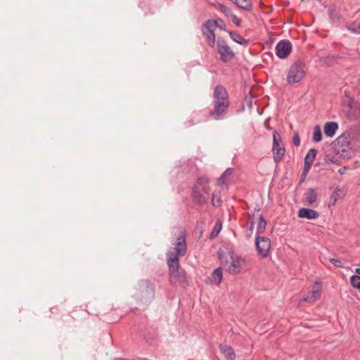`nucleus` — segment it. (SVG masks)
<instances>
[{
    "mask_svg": "<svg viewBox=\"0 0 360 360\" xmlns=\"http://www.w3.org/2000/svg\"><path fill=\"white\" fill-rule=\"evenodd\" d=\"M174 247L170 248L167 254V264L169 271V281L172 284L179 283L183 287L188 285L186 272L180 269V257H184L187 253V245L185 236L181 233L173 243Z\"/></svg>",
    "mask_w": 360,
    "mask_h": 360,
    "instance_id": "1",
    "label": "nucleus"
},
{
    "mask_svg": "<svg viewBox=\"0 0 360 360\" xmlns=\"http://www.w3.org/2000/svg\"><path fill=\"white\" fill-rule=\"evenodd\" d=\"M219 257L222 264L226 267L227 272L231 275H238L247 265L246 259L231 250H221Z\"/></svg>",
    "mask_w": 360,
    "mask_h": 360,
    "instance_id": "2",
    "label": "nucleus"
},
{
    "mask_svg": "<svg viewBox=\"0 0 360 360\" xmlns=\"http://www.w3.org/2000/svg\"><path fill=\"white\" fill-rule=\"evenodd\" d=\"M214 108L210 111V115L216 120L223 119L229 105V101L226 89L221 85H217L213 94Z\"/></svg>",
    "mask_w": 360,
    "mask_h": 360,
    "instance_id": "3",
    "label": "nucleus"
},
{
    "mask_svg": "<svg viewBox=\"0 0 360 360\" xmlns=\"http://www.w3.org/2000/svg\"><path fill=\"white\" fill-rule=\"evenodd\" d=\"M209 191L208 178L204 176L199 177L196 181L192 192L193 200L199 205L207 203Z\"/></svg>",
    "mask_w": 360,
    "mask_h": 360,
    "instance_id": "4",
    "label": "nucleus"
},
{
    "mask_svg": "<svg viewBox=\"0 0 360 360\" xmlns=\"http://www.w3.org/2000/svg\"><path fill=\"white\" fill-rule=\"evenodd\" d=\"M305 75V65L303 62L297 60L292 63L288 70L286 81L292 84L300 82Z\"/></svg>",
    "mask_w": 360,
    "mask_h": 360,
    "instance_id": "5",
    "label": "nucleus"
},
{
    "mask_svg": "<svg viewBox=\"0 0 360 360\" xmlns=\"http://www.w3.org/2000/svg\"><path fill=\"white\" fill-rule=\"evenodd\" d=\"M274 160L276 163L280 162L284 156L285 150L282 143L281 135L277 131L273 133V146H272Z\"/></svg>",
    "mask_w": 360,
    "mask_h": 360,
    "instance_id": "6",
    "label": "nucleus"
},
{
    "mask_svg": "<svg viewBox=\"0 0 360 360\" xmlns=\"http://www.w3.org/2000/svg\"><path fill=\"white\" fill-rule=\"evenodd\" d=\"M216 42L220 60L224 63L231 60L234 56V53L229 46L221 37H218Z\"/></svg>",
    "mask_w": 360,
    "mask_h": 360,
    "instance_id": "7",
    "label": "nucleus"
},
{
    "mask_svg": "<svg viewBox=\"0 0 360 360\" xmlns=\"http://www.w3.org/2000/svg\"><path fill=\"white\" fill-rule=\"evenodd\" d=\"M255 248L259 256L262 258L268 257L271 249V240L269 238L257 236Z\"/></svg>",
    "mask_w": 360,
    "mask_h": 360,
    "instance_id": "8",
    "label": "nucleus"
},
{
    "mask_svg": "<svg viewBox=\"0 0 360 360\" xmlns=\"http://www.w3.org/2000/svg\"><path fill=\"white\" fill-rule=\"evenodd\" d=\"M216 28L210 20H207L202 25V33L208 46L213 47L217 41L214 34Z\"/></svg>",
    "mask_w": 360,
    "mask_h": 360,
    "instance_id": "9",
    "label": "nucleus"
},
{
    "mask_svg": "<svg viewBox=\"0 0 360 360\" xmlns=\"http://www.w3.org/2000/svg\"><path fill=\"white\" fill-rule=\"evenodd\" d=\"M322 289V282L320 281H315L311 287V290L303 296L302 301L308 303H314L321 298Z\"/></svg>",
    "mask_w": 360,
    "mask_h": 360,
    "instance_id": "10",
    "label": "nucleus"
},
{
    "mask_svg": "<svg viewBox=\"0 0 360 360\" xmlns=\"http://www.w3.org/2000/svg\"><path fill=\"white\" fill-rule=\"evenodd\" d=\"M292 50V44L288 40H282L279 41L275 48L276 56L281 58L284 59L288 57Z\"/></svg>",
    "mask_w": 360,
    "mask_h": 360,
    "instance_id": "11",
    "label": "nucleus"
},
{
    "mask_svg": "<svg viewBox=\"0 0 360 360\" xmlns=\"http://www.w3.org/2000/svg\"><path fill=\"white\" fill-rule=\"evenodd\" d=\"M141 290V299L143 300H151L155 295L154 287L148 281H143L140 283Z\"/></svg>",
    "mask_w": 360,
    "mask_h": 360,
    "instance_id": "12",
    "label": "nucleus"
},
{
    "mask_svg": "<svg viewBox=\"0 0 360 360\" xmlns=\"http://www.w3.org/2000/svg\"><path fill=\"white\" fill-rule=\"evenodd\" d=\"M316 155L317 150L315 148H311L308 150L304 158V173L306 174L309 171L316 157Z\"/></svg>",
    "mask_w": 360,
    "mask_h": 360,
    "instance_id": "13",
    "label": "nucleus"
},
{
    "mask_svg": "<svg viewBox=\"0 0 360 360\" xmlns=\"http://www.w3.org/2000/svg\"><path fill=\"white\" fill-rule=\"evenodd\" d=\"M223 273L221 267L215 269L211 276L207 279L206 283L219 285L222 281Z\"/></svg>",
    "mask_w": 360,
    "mask_h": 360,
    "instance_id": "14",
    "label": "nucleus"
},
{
    "mask_svg": "<svg viewBox=\"0 0 360 360\" xmlns=\"http://www.w3.org/2000/svg\"><path fill=\"white\" fill-rule=\"evenodd\" d=\"M297 216L302 219H316L319 217V214L314 210L302 207L299 210Z\"/></svg>",
    "mask_w": 360,
    "mask_h": 360,
    "instance_id": "15",
    "label": "nucleus"
},
{
    "mask_svg": "<svg viewBox=\"0 0 360 360\" xmlns=\"http://www.w3.org/2000/svg\"><path fill=\"white\" fill-rule=\"evenodd\" d=\"M338 129V124L335 122H326L323 125V132L328 137L332 138Z\"/></svg>",
    "mask_w": 360,
    "mask_h": 360,
    "instance_id": "16",
    "label": "nucleus"
},
{
    "mask_svg": "<svg viewBox=\"0 0 360 360\" xmlns=\"http://www.w3.org/2000/svg\"><path fill=\"white\" fill-rule=\"evenodd\" d=\"M348 116L353 120L358 118L360 116V103L351 101L349 103V111Z\"/></svg>",
    "mask_w": 360,
    "mask_h": 360,
    "instance_id": "17",
    "label": "nucleus"
},
{
    "mask_svg": "<svg viewBox=\"0 0 360 360\" xmlns=\"http://www.w3.org/2000/svg\"><path fill=\"white\" fill-rule=\"evenodd\" d=\"M233 169L227 168L218 179V184L221 186L226 184L231 180Z\"/></svg>",
    "mask_w": 360,
    "mask_h": 360,
    "instance_id": "18",
    "label": "nucleus"
},
{
    "mask_svg": "<svg viewBox=\"0 0 360 360\" xmlns=\"http://www.w3.org/2000/svg\"><path fill=\"white\" fill-rule=\"evenodd\" d=\"M221 352L224 354L227 360H234L236 358L233 349L227 345H221L219 347Z\"/></svg>",
    "mask_w": 360,
    "mask_h": 360,
    "instance_id": "19",
    "label": "nucleus"
},
{
    "mask_svg": "<svg viewBox=\"0 0 360 360\" xmlns=\"http://www.w3.org/2000/svg\"><path fill=\"white\" fill-rule=\"evenodd\" d=\"M229 36L231 39L234 41L235 42L243 45L244 46H246L248 45L249 41L248 39H244L239 33L234 31H229Z\"/></svg>",
    "mask_w": 360,
    "mask_h": 360,
    "instance_id": "20",
    "label": "nucleus"
},
{
    "mask_svg": "<svg viewBox=\"0 0 360 360\" xmlns=\"http://www.w3.org/2000/svg\"><path fill=\"white\" fill-rule=\"evenodd\" d=\"M308 205H313L317 200V194L314 188H309L304 194Z\"/></svg>",
    "mask_w": 360,
    "mask_h": 360,
    "instance_id": "21",
    "label": "nucleus"
},
{
    "mask_svg": "<svg viewBox=\"0 0 360 360\" xmlns=\"http://www.w3.org/2000/svg\"><path fill=\"white\" fill-rule=\"evenodd\" d=\"M238 8L245 11H251L252 8V4L251 0H237L233 2Z\"/></svg>",
    "mask_w": 360,
    "mask_h": 360,
    "instance_id": "22",
    "label": "nucleus"
},
{
    "mask_svg": "<svg viewBox=\"0 0 360 360\" xmlns=\"http://www.w3.org/2000/svg\"><path fill=\"white\" fill-rule=\"evenodd\" d=\"M312 140L315 143H319L322 140V133L319 125H316L314 128Z\"/></svg>",
    "mask_w": 360,
    "mask_h": 360,
    "instance_id": "23",
    "label": "nucleus"
},
{
    "mask_svg": "<svg viewBox=\"0 0 360 360\" xmlns=\"http://www.w3.org/2000/svg\"><path fill=\"white\" fill-rule=\"evenodd\" d=\"M221 193L219 191L214 192L212 193V205L214 207H218L221 205Z\"/></svg>",
    "mask_w": 360,
    "mask_h": 360,
    "instance_id": "24",
    "label": "nucleus"
},
{
    "mask_svg": "<svg viewBox=\"0 0 360 360\" xmlns=\"http://www.w3.org/2000/svg\"><path fill=\"white\" fill-rule=\"evenodd\" d=\"M217 10L224 13L226 17H230V15L233 13L231 8L223 5L221 4H217L216 6Z\"/></svg>",
    "mask_w": 360,
    "mask_h": 360,
    "instance_id": "25",
    "label": "nucleus"
},
{
    "mask_svg": "<svg viewBox=\"0 0 360 360\" xmlns=\"http://www.w3.org/2000/svg\"><path fill=\"white\" fill-rule=\"evenodd\" d=\"M351 285L360 292V276H352L349 279Z\"/></svg>",
    "mask_w": 360,
    "mask_h": 360,
    "instance_id": "26",
    "label": "nucleus"
},
{
    "mask_svg": "<svg viewBox=\"0 0 360 360\" xmlns=\"http://www.w3.org/2000/svg\"><path fill=\"white\" fill-rule=\"evenodd\" d=\"M213 24L215 28L218 27L221 30H226V24L224 20L221 18H217L216 20H210Z\"/></svg>",
    "mask_w": 360,
    "mask_h": 360,
    "instance_id": "27",
    "label": "nucleus"
},
{
    "mask_svg": "<svg viewBox=\"0 0 360 360\" xmlns=\"http://www.w3.org/2000/svg\"><path fill=\"white\" fill-rule=\"evenodd\" d=\"M266 226V221L264 220V219L262 217H260L259 219L257 228V233H262L264 231Z\"/></svg>",
    "mask_w": 360,
    "mask_h": 360,
    "instance_id": "28",
    "label": "nucleus"
},
{
    "mask_svg": "<svg viewBox=\"0 0 360 360\" xmlns=\"http://www.w3.org/2000/svg\"><path fill=\"white\" fill-rule=\"evenodd\" d=\"M339 154L341 158L345 159H349L351 158L354 155V151L349 149H342L341 151L339 152Z\"/></svg>",
    "mask_w": 360,
    "mask_h": 360,
    "instance_id": "29",
    "label": "nucleus"
},
{
    "mask_svg": "<svg viewBox=\"0 0 360 360\" xmlns=\"http://www.w3.org/2000/svg\"><path fill=\"white\" fill-rule=\"evenodd\" d=\"M221 229V224L219 221H217L214 227L211 232V236L214 237L219 234Z\"/></svg>",
    "mask_w": 360,
    "mask_h": 360,
    "instance_id": "30",
    "label": "nucleus"
},
{
    "mask_svg": "<svg viewBox=\"0 0 360 360\" xmlns=\"http://www.w3.org/2000/svg\"><path fill=\"white\" fill-rule=\"evenodd\" d=\"M347 28L355 34H360V22L359 23H353L349 25Z\"/></svg>",
    "mask_w": 360,
    "mask_h": 360,
    "instance_id": "31",
    "label": "nucleus"
},
{
    "mask_svg": "<svg viewBox=\"0 0 360 360\" xmlns=\"http://www.w3.org/2000/svg\"><path fill=\"white\" fill-rule=\"evenodd\" d=\"M230 18H231V20L233 24H235L238 27L240 26L241 20L238 18L235 14L232 13L230 15Z\"/></svg>",
    "mask_w": 360,
    "mask_h": 360,
    "instance_id": "32",
    "label": "nucleus"
},
{
    "mask_svg": "<svg viewBox=\"0 0 360 360\" xmlns=\"http://www.w3.org/2000/svg\"><path fill=\"white\" fill-rule=\"evenodd\" d=\"M329 261L330 263H332L334 266L337 267H343L342 262L338 259L330 258Z\"/></svg>",
    "mask_w": 360,
    "mask_h": 360,
    "instance_id": "33",
    "label": "nucleus"
},
{
    "mask_svg": "<svg viewBox=\"0 0 360 360\" xmlns=\"http://www.w3.org/2000/svg\"><path fill=\"white\" fill-rule=\"evenodd\" d=\"M292 143L295 146H299L300 145V136L297 132L294 134L292 137Z\"/></svg>",
    "mask_w": 360,
    "mask_h": 360,
    "instance_id": "34",
    "label": "nucleus"
},
{
    "mask_svg": "<svg viewBox=\"0 0 360 360\" xmlns=\"http://www.w3.org/2000/svg\"><path fill=\"white\" fill-rule=\"evenodd\" d=\"M338 195V194L336 193H333L330 195V205H334L335 204V202L337 201Z\"/></svg>",
    "mask_w": 360,
    "mask_h": 360,
    "instance_id": "35",
    "label": "nucleus"
},
{
    "mask_svg": "<svg viewBox=\"0 0 360 360\" xmlns=\"http://www.w3.org/2000/svg\"><path fill=\"white\" fill-rule=\"evenodd\" d=\"M355 273L357 274L356 276H360V268L355 269Z\"/></svg>",
    "mask_w": 360,
    "mask_h": 360,
    "instance_id": "36",
    "label": "nucleus"
},
{
    "mask_svg": "<svg viewBox=\"0 0 360 360\" xmlns=\"http://www.w3.org/2000/svg\"><path fill=\"white\" fill-rule=\"evenodd\" d=\"M53 310H56H56H57V309H56V308H51V312H53Z\"/></svg>",
    "mask_w": 360,
    "mask_h": 360,
    "instance_id": "37",
    "label": "nucleus"
},
{
    "mask_svg": "<svg viewBox=\"0 0 360 360\" xmlns=\"http://www.w3.org/2000/svg\"><path fill=\"white\" fill-rule=\"evenodd\" d=\"M116 360H123V359H116Z\"/></svg>",
    "mask_w": 360,
    "mask_h": 360,
    "instance_id": "38",
    "label": "nucleus"
}]
</instances>
